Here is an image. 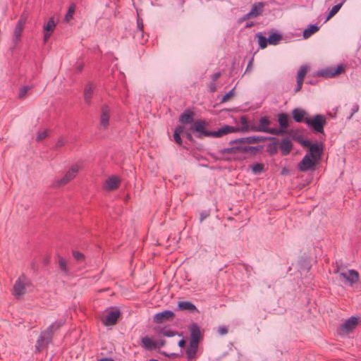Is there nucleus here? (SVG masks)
Masks as SVG:
<instances>
[{"label":"nucleus","instance_id":"412c9836","mask_svg":"<svg viewBox=\"0 0 361 361\" xmlns=\"http://www.w3.org/2000/svg\"><path fill=\"white\" fill-rule=\"evenodd\" d=\"M94 86L92 83L89 82L86 85L84 90V100L86 104H90L91 99L93 95L94 92Z\"/></svg>","mask_w":361,"mask_h":361},{"label":"nucleus","instance_id":"58836bf2","mask_svg":"<svg viewBox=\"0 0 361 361\" xmlns=\"http://www.w3.org/2000/svg\"><path fill=\"white\" fill-rule=\"evenodd\" d=\"M23 28H24V27H22L18 25H16V27H15L14 31H13L15 42H18L20 40Z\"/></svg>","mask_w":361,"mask_h":361},{"label":"nucleus","instance_id":"a878e982","mask_svg":"<svg viewBox=\"0 0 361 361\" xmlns=\"http://www.w3.org/2000/svg\"><path fill=\"white\" fill-rule=\"evenodd\" d=\"M193 116L194 114L192 112H185L180 116L179 121L183 124L191 123L193 122Z\"/></svg>","mask_w":361,"mask_h":361},{"label":"nucleus","instance_id":"de8ad7c7","mask_svg":"<svg viewBox=\"0 0 361 361\" xmlns=\"http://www.w3.org/2000/svg\"><path fill=\"white\" fill-rule=\"evenodd\" d=\"M234 88L230 90L227 94H226L221 99V102L222 103L228 102L230 98L233 95Z\"/></svg>","mask_w":361,"mask_h":361},{"label":"nucleus","instance_id":"79ce46f5","mask_svg":"<svg viewBox=\"0 0 361 361\" xmlns=\"http://www.w3.org/2000/svg\"><path fill=\"white\" fill-rule=\"evenodd\" d=\"M59 264L60 269L64 273H68V268H67V262H66V259H64L62 257H60L59 259Z\"/></svg>","mask_w":361,"mask_h":361},{"label":"nucleus","instance_id":"4c0bfd02","mask_svg":"<svg viewBox=\"0 0 361 361\" xmlns=\"http://www.w3.org/2000/svg\"><path fill=\"white\" fill-rule=\"evenodd\" d=\"M159 334L161 336H166V337H173L175 335H176L177 333H176V331H175L169 328L164 327L160 330Z\"/></svg>","mask_w":361,"mask_h":361},{"label":"nucleus","instance_id":"9d476101","mask_svg":"<svg viewBox=\"0 0 361 361\" xmlns=\"http://www.w3.org/2000/svg\"><path fill=\"white\" fill-rule=\"evenodd\" d=\"M264 6V3H262V2L255 3L252 5V7L250 11L248 12L247 14H245L243 17L242 19L243 20H247L250 18H254L258 17L259 16H260L262 14V13L263 11Z\"/></svg>","mask_w":361,"mask_h":361},{"label":"nucleus","instance_id":"dca6fc26","mask_svg":"<svg viewBox=\"0 0 361 361\" xmlns=\"http://www.w3.org/2000/svg\"><path fill=\"white\" fill-rule=\"evenodd\" d=\"M120 314L119 310H111L109 312L103 319V324L105 326L114 325L117 322Z\"/></svg>","mask_w":361,"mask_h":361},{"label":"nucleus","instance_id":"f03ea898","mask_svg":"<svg viewBox=\"0 0 361 361\" xmlns=\"http://www.w3.org/2000/svg\"><path fill=\"white\" fill-rule=\"evenodd\" d=\"M264 139L261 136L252 135L247 137H243L240 139H237L233 141H231V143L235 144L236 145L230 148H227L225 151L229 153H236V152H252L257 150L256 147L252 146H242L241 144L248 143L253 144L257 143L258 142L262 141Z\"/></svg>","mask_w":361,"mask_h":361},{"label":"nucleus","instance_id":"c9c22d12","mask_svg":"<svg viewBox=\"0 0 361 361\" xmlns=\"http://www.w3.org/2000/svg\"><path fill=\"white\" fill-rule=\"evenodd\" d=\"M251 170L255 174H260L264 171V166L262 164L255 163L250 166Z\"/></svg>","mask_w":361,"mask_h":361},{"label":"nucleus","instance_id":"b1692460","mask_svg":"<svg viewBox=\"0 0 361 361\" xmlns=\"http://www.w3.org/2000/svg\"><path fill=\"white\" fill-rule=\"evenodd\" d=\"M178 309L179 310H189L190 312L197 311L195 305L190 301L179 302L178 304Z\"/></svg>","mask_w":361,"mask_h":361},{"label":"nucleus","instance_id":"3c124183","mask_svg":"<svg viewBox=\"0 0 361 361\" xmlns=\"http://www.w3.org/2000/svg\"><path fill=\"white\" fill-rule=\"evenodd\" d=\"M143 27L142 19L138 17L137 20V30H143Z\"/></svg>","mask_w":361,"mask_h":361},{"label":"nucleus","instance_id":"864d4df0","mask_svg":"<svg viewBox=\"0 0 361 361\" xmlns=\"http://www.w3.org/2000/svg\"><path fill=\"white\" fill-rule=\"evenodd\" d=\"M359 110V106L357 104H355L352 109H351V114L349 116V118H351L352 116L354 115V114H355L356 112H357Z\"/></svg>","mask_w":361,"mask_h":361},{"label":"nucleus","instance_id":"f257e3e1","mask_svg":"<svg viewBox=\"0 0 361 361\" xmlns=\"http://www.w3.org/2000/svg\"><path fill=\"white\" fill-rule=\"evenodd\" d=\"M206 123L203 120H197L191 126L190 129L193 132L197 133V137L202 138V137H220L226 134L234 133L236 130L233 126H224L217 130H207L205 129Z\"/></svg>","mask_w":361,"mask_h":361},{"label":"nucleus","instance_id":"f704fd0d","mask_svg":"<svg viewBox=\"0 0 361 361\" xmlns=\"http://www.w3.org/2000/svg\"><path fill=\"white\" fill-rule=\"evenodd\" d=\"M240 123L241 125L240 128V129L235 128L236 130L235 132H236L238 130H240L243 132H248L249 123L245 116H241L240 118Z\"/></svg>","mask_w":361,"mask_h":361},{"label":"nucleus","instance_id":"a18cd8bd","mask_svg":"<svg viewBox=\"0 0 361 361\" xmlns=\"http://www.w3.org/2000/svg\"><path fill=\"white\" fill-rule=\"evenodd\" d=\"M27 19V16L25 13L22 14L20 16L18 21L17 22L16 25L24 27L26 23Z\"/></svg>","mask_w":361,"mask_h":361},{"label":"nucleus","instance_id":"4468645a","mask_svg":"<svg viewBox=\"0 0 361 361\" xmlns=\"http://www.w3.org/2000/svg\"><path fill=\"white\" fill-rule=\"evenodd\" d=\"M174 313L171 310H164L161 312L157 313L154 315L153 321L157 324H161L164 322L169 321L173 319Z\"/></svg>","mask_w":361,"mask_h":361},{"label":"nucleus","instance_id":"ea45409f","mask_svg":"<svg viewBox=\"0 0 361 361\" xmlns=\"http://www.w3.org/2000/svg\"><path fill=\"white\" fill-rule=\"evenodd\" d=\"M324 148V146L323 142H317V166L319 165V161L321 159V157L323 154ZM318 169H319V167L317 166V170Z\"/></svg>","mask_w":361,"mask_h":361},{"label":"nucleus","instance_id":"0eeeda50","mask_svg":"<svg viewBox=\"0 0 361 361\" xmlns=\"http://www.w3.org/2000/svg\"><path fill=\"white\" fill-rule=\"evenodd\" d=\"M345 67L343 64H339L337 67H327L317 71V77H324L326 78H334L337 75L345 73Z\"/></svg>","mask_w":361,"mask_h":361},{"label":"nucleus","instance_id":"c756f323","mask_svg":"<svg viewBox=\"0 0 361 361\" xmlns=\"http://www.w3.org/2000/svg\"><path fill=\"white\" fill-rule=\"evenodd\" d=\"M342 5H343V3L341 2L340 4H338L335 6H334L332 7V8L331 9V11H329V13H328V15L326 17L322 18V19H324V23H326L331 18H332L334 15H336L340 10V8H341Z\"/></svg>","mask_w":361,"mask_h":361},{"label":"nucleus","instance_id":"4be33fe9","mask_svg":"<svg viewBox=\"0 0 361 361\" xmlns=\"http://www.w3.org/2000/svg\"><path fill=\"white\" fill-rule=\"evenodd\" d=\"M198 348V344L189 343L186 349V356L188 360H192L195 358Z\"/></svg>","mask_w":361,"mask_h":361},{"label":"nucleus","instance_id":"f3484780","mask_svg":"<svg viewBox=\"0 0 361 361\" xmlns=\"http://www.w3.org/2000/svg\"><path fill=\"white\" fill-rule=\"evenodd\" d=\"M310 68L308 66H302L297 74V86L295 89V92H297L300 91L302 88V85L303 83L304 78L309 71Z\"/></svg>","mask_w":361,"mask_h":361},{"label":"nucleus","instance_id":"37998d69","mask_svg":"<svg viewBox=\"0 0 361 361\" xmlns=\"http://www.w3.org/2000/svg\"><path fill=\"white\" fill-rule=\"evenodd\" d=\"M334 267V274H339L341 272V270L344 267L342 264V262L337 261L336 262L335 264L333 265Z\"/></svg>","mask_w":361,"mask_h":361},{"label":"nucleus","instance_id":"09e8293b","mask_svg":"<svg viewBox=\"0 0 361 361\" xmlns=\"http://www.w3.org/2000/svg\"><path fill=\"white\" fill-rule=\"evenodd\" d=\"M73 255L74 258L78 261H81L84 258L83 254H82L81 252H79L78 251H73Z\"/></svg>","mask_w":361,"mask_h":361},{"label":"nucleus","instance_id":"603ef678","mask_svg":"<svg viewBox=\"0 0 361 361\" xmlns=\"http://www.w3.org/2000/svg\"><path fill=\"white\" fill-rule=\"evenodd\" d=\"M254 128H257V124H255L254 122L249 123L248 131L257 132V130H253Z\"/></svg>","mask_w":361,"mask_h":361},{"label":"nucleus","instance_id":"9b49d317","mask_svg":"<svg viewBox=\"0 0 361 361\" xmlns=\"http://www.w3.org/2000/svg\"><path fill=\"white\" fill-rule=\"evenodd\" d=\"M316 157L314 159L313 157L311 158L309 154H306L298 164V169L300 171H307L314 167Z\"/></svg>","mask_w":361,"mask_h":361},{"label":"nucleus","instance_id":"bb28decb","mask_svg":"<svg viewBox=\"0 0 361 361\" xmlns=\"http://www.w3.org/2000/svg\"><path fill=\"white\" fill-rule=\"evenodd\" d=\"M300 143L305 147H310V156L314 159L316 157V143L312 144L308 140H302Z\"/></svg>","mask_w":361,"mask_h":361},{"label":"nucleus","instance_id":"423d86ee","mask_svg":"<svg viewBox=\"0 0 361 361\" xmlns=\"http://www.w3.org/2000/svg\"><path fill=\"white\" fill-rule=\"evenodd\" d=\"M271 121L268 116H262L259 118L257 124V128L253 130H257V132L267 133L274 135H282L283 131L282 130H276V128H269Z\"/></svg>","mask_w":361,"mask_h":361},{"label":"nucleus","instance_id":"cd10ccee","mask_svg":"<svg viewBox=\"0 0 361 361\" xmlns=\"http://www.w3.org/2000/svg\"><path fill=\"white\" fill-rule=\"evenodd\" d=\"M326 123V121L325 116L317 114V133L324 134V126Z\"/></svg>","mask_w":361,"mask_h":361},{"label":"nucleus","instance_id":"aec40b11","mask_svg":"<svg viewBox=\"0 0 361 361\" xmlns=\"http://www.w3.org/2000/svg\"><path fill=\"white\" fill-rule=\"evenodd\" d=\"M119 178L116 176H111L106 180L105 188L107 190H114L119 186Z\"/></svg>","mask_w":361,"mask_h":361},{"label":"nucleus","instance_id":"8fccbe9b","mask_svg":"<svg viewBox=\"0 0 361 361\" xmlns=\"http://www.w3.org/2000/svg\"><path fill=\"white\" fill-rule=\"evenodd\" d=\"M217 332L220 335H225L228 333V329L226 326H219L217 329Z\"/></svg>","mask_w":361,"mask_h":361},{"label":"nucleus","instance_id":"a211bd4d","mask_svg":"<svg viewBox=\"0 0 361 361\" xmlns=\"http://www.w3.org/2000/svg\"><path fill=\"white\" fill-rule=\"evenodd\" d=\"M279 147L281 149L282 155L286 156L290 152L293 147V145L291 141L286 137L282 139Z\"/></svg>","mask_w":361,"mask_h":361},{"label":"nucleus","instance_id":"13d9d810","mask_svg":"<svg viewBox=\"0 0 361 361\" xmlns=\"http://www.w3.org/2000/svg\"><path fill=\"white\" fill-rule=\"evenodd\" d=\"M65 145V142L63 140H59L56 144V147H61L62 146H63Z\"/></svg>","mask_w":361,"mask_h":361},{"label":"nucleus","instance_id":"4d7b16f0","mask_svg":"<svg viewBox=\"0 0 361 361\" xmlns=\"http://www.w3.org/2000/svg\"><path fill=\"white\" fill-rule=\"evenodd\" d=\"M221 75L220 72H216L212 75V80L215 82Z\"/></svg>","mask_w":361,"mask_h":361},{"label":"nucleus","instance_id":"39448f33","mask_svg":"<svg viewBox=\"0 0 361 361\" xmlns=\"http://www.w3.org/2000/svg\"><path fill=\"white\" fill-rule=\"evenodd\" d=\"M30 286L29 279L24 275H20L16 281L12 293L16 298H20L26 293L27 288Z\"/></svg>","mask_w":361,"mask_h":361},{"label":"nucleus","instance_id":"5701e85b","mask_svg":"<svg viewBox=\"0 0 361 361\" xmlns=\"http://www.w3.org/2000/svg\"><path fill=\"white\" fill-rule=\"evenodd\" d=\"M278 121L280 126V128H276V130H282L283 131V134L286 133V129L288 126V116L286 114H281L279 115Z\"/></svg>","mask_w":361,"mask_h":361},{"label":"nucleus","instance_id":"49530a36","mask_svg":"<svg viewBox=\"0 0 361 361\" xmlns=\"http://www.w3.org/2000/svg\"><path fill=\"white\" fill-rule=\"evenodd\" d=\"M48 135V133L47 130H42L41 132H39L37 136V140L41 141L44 139H45Z\"/></svg>","mask_w":361,"mask_h":361},{"label":"nucleus","instance_id":"2eb2a0df","mask_svg":"<svg viewBox=\"0 0 361 361\" xmlns=\"http://www.w3.org/2000/svg\"><path fill=\"white\" fill-rule=\"evenodd\" d=\"M340 276L345 279L350 285L357 283L360 280L359 273L354 269H350L348 272H341Z\"/></svg>","mask_w":361,"mask_h":361},{"label":"nucleus","instance_id":"c85d7f7f","mask_svg":"<svg viewBox=\"0 0 361 361\" xmlns=\"http://www.w3.org/2000/svg\"><path fill=\"white\" fill-rule=\"evenodd\" d=\"M183 130H184V127L181 126H177L174 130L173 139H174V141L178 145L182 144L180 134L183 133Z\"/></svg>","mask_w":361,"mask_h":361},{"label":"nucleus","instance_id":"a19ab883","mask_svg":"<svg viewBox=\"0 0 361 361\" xmlns=\"http://www.w3.org/2000/svg\"><path fill=\"white\" fill-rule=\"evenodd\" d=\"M75 4H73L69 6L68 10L65 16L66 21L68 22L73 18V13L75 12Z\"/></svg>","mask_w":361,"mask_h":361},{"label":"nucleus","instance_id":"1a4fd4ad","mask_svg":"<svg viewBox=\"0 0 361 361\" xmlns=\"http://www.w3.org/2000/svg\"><path fill=\"white\" fill-rule=\"evenodd\" d=\"M110 113L111 109L108 105L104 104L102 106L99 119L100 128L103 129H106L108 128L109 125Z\"/></svg>","mask_w":361,"mask_h":361},{"label":"nucleus","instance_id":"e2e57ef3","mask_svg":"<svg viewBox=\"0 0 361 361\" xmlns=\"http://www.w3.org/2000/svg\"><path fill=\"white\" fill-rule=\"evenodd\" d=\"M149 361H159V360H155V359H150Z\"/></svg>","mask_w":361,"mask_h":361},{"label":"nucleus","instance_id":"6ab92c4d","mask_svg":"<svg viewBox=\"0 0 361 361\" xmlns=\"http://www.w3.org/2000/svg\"><path fill=\"white\" fill-rule=\"evenodd\" d=\"M141 345L145 350H151L157 348V343L151 338L145 336L142 338Z\"/></svg>","mask_w":361,"mask_h":361},{"label":"nucleus","instance_id":"7c9ffc66","mask_svg":"<svg viewBox=\"0 0 361 361\" xmlns=\"http://www.w3.org/2000/svg\"><path fill=\"white\" fill-rule=\"evenodd\" d=\"M133 37L135 41L142 44L147 40L144 35L143 30H136L134 32Z\"/></svg>","mask_w":361,"mask_h":361},{"label":"nucleus","instance_id":"f8f14e48","mask_svg":"<svg viewBox=\"0 0 361 361\" xmlns=\"http://www.w3.org/2000/svg\"><path fill=\"white\" fill-rule=\"evenodd\" d=\"M358 324V318L357 317H350L340 326V331L345 334H348L356 328Z\"/></svg>","mask_w":361,"mask_h":361},{"label":"nucleus","instance_id":"5fc2aeb1","mask_svg":"<svg viewBox=\"0 0 361 361\" xmlns=\"http://www.w3.org/2000/svg\"><path fill=\"white\" fill-rule=\"evenodd\" d=\"M209 216V212H203L200 214V221L202 222L207 217Z\"/></svg>","mask_w":361,"mask_h":361},{"label":"nucleus","instance_id":"052dcab7","mask_svg":"<svg viewBox=\"0 0 361 361\" xmlns=\"http://www.w3.org/2000/svg\"><path fill=\"white\" fill-rule=\"evenodd\" d=\"M187 138H188V140H192V136H191L190 133H187Z\"/></svg>","mask_w":361,"mask_h":361},{"label":"nucleus","instance_id":"20e7f679","mask_svg":"<svg viewBox=\"0 0 361 361\" xmlns=\"http://www.w3.org/2000/svg\"><path fill=\"white\" fill-rule=\"evenodd\" d=\"M293 119L298 122H305V123L310 127L313 130H316V115L308 118L307 113L305 110L300 108H295L292 111Z\"/></svg>","mask_w":361,"mask_h":361},{"label":"nucleus","instance_id":"bf43d9fd","mask_svg":"<svg viewBox=\"0 0 361 361\" xmlns=\"http://www.w3.org/2000/svg\"><path fill=\"white\" fill-rule=\"evenodd\" d=\"M185 341L183 340V339H181L178 342V345L180 347V348H183L185 346Z\"/></svg>","mask_w":361,"mask_h":361},{"label":"nucleus","instance_id":"72a5a7b5","mask_svg":"<svg viewBox=\"0 0 361 361\" xmlns=\"http://www.w3.org/2000/svg\"><path fill=\"white\" fill-rule=\"evenodd\" d=\"M56 26V23H55L54 18H49L48 22L44 25V31L53 32Z\"/></svg>","mask_w":361,"mask_h":361},{"label":"nucleus","instance_id":"e433bc0d","mask_svg":"<svg viewBox=\"0 0 361 361\" xmlns=\"http://www.w3.org/2000/svg\"><path fill=\"white\" fill-rule=\"evenodd\" d=\"M316 32V23L312 24L303 31V37L307 39Z\"/></svg>","mask_w":361,"mask_h":361},{"label":"nucleus","instance_id":"ddd939ff","mask_svg":"<svg viewBox=\"0 0 361 361\" xmlns=\"http://www.w3.org/2000/svg\"><path fill=\"white\" fill-rule=\"evenodd\" d=\"M189 330L190 335V342L198 344L202 338V333L199 325L197 323H192L190 326Z\"/></svg>","mask_w":361,"mask_h":361},{"label":"nucleus","instance_id":"473e14b6","mask_svg":"<svg viewBox=\"0 0 361 361\" xmlns=\"http://www.w3.org/2000/svg\"><path fill=\"white\" fill-rule=\"evenodd\" d=\"M256 37L258 39V43L261 49H264L267 47L269 41L268 37L263 36L261 33L256 34Z\"/></svg>","mask_w":361,"mask_h":361},{"label":"nucleus","instance_id":"0e129e2a","mask_svg":"<svg viewBox=\"0 0 361 361\" xmlns=\"http://www.w3.org/2000/svg\"><path fill=\"white\" fill-rule=\"evenodd\" d=\"M251 63H252L251 61L249 63L247 68H248L249 66H251Z\"/></svg>","mask_w":361,"mask_h":361},{"label":"nucleus","instance_id":"393cba45","mask_svg":"<svg viewBox=\"0 0 361 361\" xmlns=\"http://www.w3.org/2000/svg\"><path fill=\"white\" fill-rule=\"evenodd\" d=\"M269 139L273 140L274 141L269 142L267 145V152H269L270 154L273 155L275 154L278 151L279 143L275 137H270Z\"/></svg>","mask_w":361,"mask_h":361},{"label":"nucleus","instance_id":"2f4dec72","mask_svg":"<svg viewBox=\"0 0 361 361\" xmlns=\"http://www.w3.org/2000/svg\"><path fill=\"white\" fill-rule=\"evenodd\" d=\"M281 39H282V36L281 34L277 33V32L271 33L268 37L269 44H270L271 45H276L279 43V42L281 40Z\"/></svg>","mask_w":361,"mask_h":361},{"label":"nucleus","instance_id":"c03bdc74","mask_svg":"<svg viewBox=\"0 0 361 361\" xmlns=\"http://www.w3.org/2000/svg\"><path fill=\"white\" fill-rule=\"evenodd\" d=\"M30 89V87L29 86H23L20 89L19 93H18V97L20 99H23L25 97L27 92Z\"/></svg>","mask_w":361,"mask_h":361},{"label":"nucleus","instance_id":"680f3d73","mask_svg":"<svg viewBox=\"0 0 361 361\" xmlns=\"http://www.w3.org/2000/svg\"><path fill=\"white\" fill-rule=\"evenodd\" d=\"M164 345V341H161L159 345L157 344V347H161V346H163Z\"/></svg>","mask_w":361,"mask_h":361},{"label":"nucleus","instance_id":"7ed1b4c3","mask_svg":"<svg viewBox=\"0 0 361 361\" xmlns=\"http://www.w3.org/2000/svg\"><path fill=\"white\" fill-rule=\"evenodd\" d=\"M61 326L62 322H55L49 325L46 330L41 332L35 345L37 352H40L51 343L54 332L58 330Z\"/></svg>","mask_w":361,"mask_h":361},{"label":"nucleus","instance_id":"6e6d98bb","mask_svg":"<svg viewBox=\"0 0 361 361\" xmlns=\"http://www.w3.org/2000/svg\"><path fill=\"white\" fill-rule=\"evenodd\" d=\"M52 32L48 31H44V42H46L51 37Z\"/></svg>","mask_w":361,"mask_h":361},{"label":"nucleus","instance_id":"6e6552de","mask_svg":"<svg viewBox=\"0 0 361 361\" xmlns=\"http://www.w3.org/2000/svg\"><path fill=\"white\" fill-rule=\"evenodd\" d=\"M79 170L80 166L78 165L75 164L72 166L71 168L66 172V173L63 178L57 179L54 181L55 186L61 187L67 184L71 180L75 178Z\"/></svg>","mask_w":361,"mask_h":361}]
</instances>
